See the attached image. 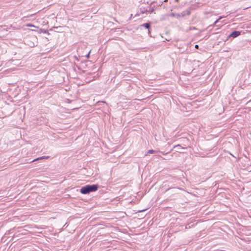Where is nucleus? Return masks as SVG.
<instances>
[{"label": "nucleus", "instance_id": "obj_5", "mask_svg": "<svg viewBox=\"0 0 251 251\" xmlns=\"http://www.w3.org/2000/svg\"><path fill=\"white\" fill-rule=\"evenodd\" d=\"M155 151L153 150H149L147 152V153H155Z\"/></svg>", "mask_w": 251, "mask_h": 251}, {"label": "nucleus", "instance_id": "obj_6", "mask_svg": "<svg viewBox=\"0 0 251 251\" xmlns=\"http://www.w3.org/2000/svg\"><path fill=\"white\" fill-rule=\"evenodd\" d=\"M26 26H28V27H37V26L33 25H31L30 24H28L26 25Z\"/></svg>", "mask_w": 251, "mask_h": 251}, {"label": "nucleus", "instance_id": "obj_7", "mask_svg": "<svg viewBox=\"0 0 251 251\" xmlns=\"http://www.w3.org/2000/svg\"><path fill=\"white\" fill-rule=\"evenodd\" d=\"M175 148H178V149H179L180 148V146L178 145L177 146H176Z\"/></svg>", "mask_w": 251, "mask_h": 251}, {"label": "nucleus", "instance_id": "obj_12", "mask_svg": "<svg viewBox=\"0 0 251 251\" xmlns=\"http://www.w3.org/2000/svg\"><path fill=\"white\" fill-rule=\"evenodd\" d=\"M167 1V0H164V1H165V2H166V1Z\"/></svg>", "mask_w": 251, "mask_h": 251}, {"label": "nucleus", "instance_id": "obj_4", "mask_svg": "<svg viewBox=\"0 0 251 251\" xmlns=\"http://www.w3.org/2000/svg\"><path fill=\"white\" fill-rule=\"evenodd\" d=\"M142 26L145 27L147 28L150 29V25L149 23H146L142 25Z\"/></svg>", "mask_w": 251, "mask_h": 251}, {"label": "nucleus", "instance_id": "obj_8", "mask_svg": "<svg viewBox=\"0 0 251 251\" xmlns=\"http://www.w3.org/2000/svg\"><path fill=\"white\" fill-rule=\"evenodd\" d=\"M195 48L196 49H198L199 48V45H196L195 46Z\"/></svg>", "mask_w": 251, "mask_h": 251}, {"label": "nucleus", "instance_id": "obj_9", "mask_svg": "<svg viewBox=\"0 0 251 251\" xmlns=\"http://www.w3.org/2000/svg\"><path fill=\"white\" fill-rule=\"evenodd\" d=\"M220 19H221V17L218 20L216 21L215 23H217L218 22V21H219V20Z\"/></svg>", "mask_w": 251, "mask_h": 251}, {"label": "nucleus", "instance_id": "obj_2", "mask_svg": "<svg viewBox=\"0 0 251 251\" xmlns=\"http://www.w3.org/2000/svg\"><path fill=\"white\" fill-rule=\"evenodd\" d=\"M241 34L240 31H234L232 32L229 36L228 38L231 37L232 38H235Z\"/></svg>", "mask_w": 251, "mask_h": 251}, {"label": "nucleus", "instance_id": "obj_10", "mask_svg": "<svg viewBox=\"0 0 251 251\" xmlns=\"http://www.w3.org/2000/svg\"><path fill=\"white\" fill-rule=\"evenodd\" d=\"M171 16H174V14H171Z\"/></svg>", "mask_w": 251, "mask_h": 251}, {"label": "nucleus", "instance_id": "obj_1", "mask_svg": "<svg viewBox=\"0 0 251 251\" xmlns=\"http://www.w3.org/2000/svg\"><path fill=\"white\" fill-rule=\"evenodd\" d=\"M98 186L97 185H87L82 187L80 189V192L83 194H87L91 192H95L98 189Z\"/></svg>", "mask_w": 251, "mask_h": 251}, {"label": "nucleus", "instance_id": "obj_3", "mask_svg": "<svg viewBox=\"0 0 251 251\" xmlns=\"http://www.w3.org/2000/svg\"><path fill=\"white\" fill-rule=\"evenodd\" d=\"M49 158V156H43L42 157H38V158H37L33 160L32 161V162H34V161H37V160H40V159H48Z\"/></svg>", "mask_w": 251, "mask_h": 251}, {"label": "nucleus", "instance_id": "obj_11", "mask_svg": "<svg viewBox=\"0 0 251 251\" xmlns=\"http://www.w3.org/2000/svg\"><path fill=\"white\" fill-rule=\"evenodd\" d=\"M175 1H176V2H178V0H175Z\"/></svg>", "mask_w": 251, "mask_h": 251}]
</instances>
